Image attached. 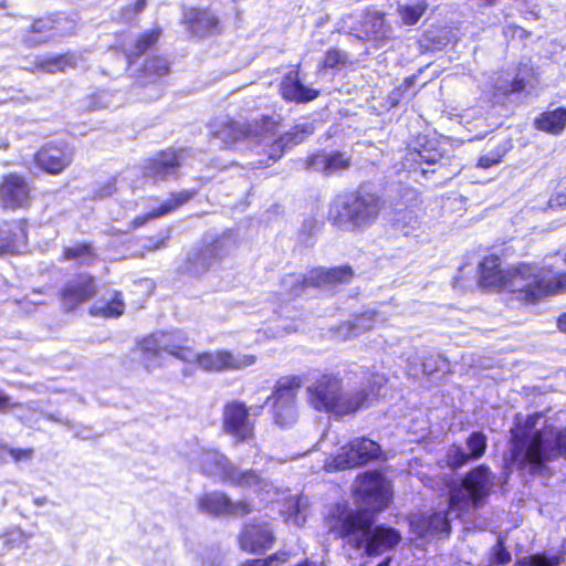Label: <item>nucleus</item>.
Listing matches in <instances>:
<instances>
[{
    "label": "nucleus",
    "instance_id": "obj_51",
    "mask_svg": "<svg viewBox=\"0 0 566 566\" xmlns=\"http://www.w3.org/2000/svg\"><path fill=\"white\" fill-rule=\"evenodd\" d=\"M221 129L227 132L233 138L247 137L251 134L250 127H244L237 120L229 118L221 124Z\"/></svg>",
    "mask_w": 566,
    "mask_h": 566
},
{
    "label": "nucleus",
    "instance_id": "obj_29",
    "mask_svg": "<svg viewBox=\"0 0 566 566\" xmlns=\"http://www.w3.org/2000/svg\"><path fill=\"white\" fill-rule=\"evenodd\" d=\"M167 336L168 332L166 331L149 333L136 340L134 349L139 352L145 360L157 358L164 353Z\"/></svg>",
    "mask_w": 566,
    "mask_h": 566
},
{
    "label": "nucleus",
    "instance_id": "obj_33",
    "mask_svg": "<svg viewBox=\"0 0 566 566\" xmlns=\"http://www.w3.org/2000/svg\"><path fill=\"white\" fill-rule=\"evenodd\" d=\"M126 304L120 291H114L111 298L103 305H93L90 313L103 318H117L125 313Z\"/></svg>",
    "mask_w": 566,
    "mask_h": 566
},
{
    "label": "nucleus",
    "instance_id": "obj_23",
    "mask_svg": "<svg viewBox=\"0 0 566 566\" xmlns=\"http://www.w3.org/2000/svg\"><path fill=\"white\" fill-rule=\"evenodd\" d=\"M77 65V59L74 52L65 51L56 54L38 55L28 69L31 73L55 74L64 73L69 69Z\"/></svg>",
    "mask_w": 566,
    "mask_h": 566
},
{
    "label": "nucleus",
    "instance_id": "obj_7",
    "mask_svg": "<svg viewBox=\"0 0 566 566\" xmlns=\"http://www.w3.org/2000/svg\"><path fill=\"white\" fill-rule=\"evenodd\" d=\"M34 202L32 181L18 171L0 176V209L2 211H25Z\"/></svg>",
    "mask_w": 566,
    "mask_h": 566
},
{
    "label": "nucleus",
    "instance_id": "obj_62",
    "mask_svg": "<svg viewBox=\"0 0 566 566\" xmlns=\"http://www.w3.org/2000/svg\"><path fill=\"white\" fill-rule=\"evenodd\" d=\"M391 562H392V557L391 556H387L379 564H377L376 566H390Z\"/></svg>",
    "mask_w": 566,
    "mask_h": 566
},
{
    "label": "nucleus",
    "instance_id": "obj_58",
    "mask_svg": "<svg viewBox=\"0 0 566 566\" xmlns=\"http://www.w3.org/2000/svg\"><path fill=\"white\" fill-rule=\"evenodd\" d=\"M429 521H430V524H432V523L447 524V522H448L446 514L442 512H437V513L431 514L429 516Z\"/></svg>",
    "mask_w": 566,
    "mask_h": 566
},
{
    "label": "nucleus",
    "instance_id": "obj_44",
    "mask_svg": "<svg viewBox=\"0 0 566 566\" xmlns=\"http://www.w3.org/2000/svg\"><path fill=\"white\" fill-rule=\"evenodd\" d=\"M511 559L512 556L506 548L505 539L500 536L491 548L489 564L491 566H505L510 564Z\"/></svg>",
    "mask_w": 566,
    "mask_h": 566
},
{
    "label": "nucleus",
    "instance_id": "obj_40",
    "mask_svg": "<svg viewBox=\"0 0 566 566\" xmlns=\"http://www.w3.org/2000/svg\"><path fill=\"white\" fill-rule=\"evenodd\" d=\"M428 3L419 1L415 4H405L398 8V13L406 25H415L427 11Z\"/></svg>",
    "mask_w": 566,
    "mask_h": 566
},
{
    "label": "nucleus",
    "instance_id": "obj_60",
    "mask_svg": "<svg viewBox=\"0 0 566 566\" xmlns=\"http://www.w3.org/2000/svg\"><path fill=\"white\" fill-rule=\"evenodd\" d=\"M239 566H263L260 558H250L242 562Z\"/></svg>",
    "mask_w": 566,
    "mask_h": 566
},
{
    "label": "nucleus",
    "instance_id": "obj_34",
    "mask_svg": "<svg viewBox=\"0 0 566 566\" xmlns=\"http://www.w3.org/2000/svg\"><path fill=\"white\" fill-rule=\"evenodd\" d=\"M323 161V175L331 176L348 170L352 167L353 157L347 151L332 150L329 153L325 151Z\"/></svg>",
    "mask_w": 566,
    "mask_h": 566
},
{
    "label": "nucleus",
    "instance_id": "obj_39",
    "mask_svg": "<svg viewBox=\"0 0 566 566\" xmlns=\"http://www.w3.org/2000/svg\"><path fill=\"white\" fill-rule=\"evenodd\" d=\"M560 562L559 555L541 552L516 559L513 566H559Z\"/></svg>",
    "mask_w": 566,
    "mask_h": 566
},
{
    "label": "nucleus",
    "instance_id": "obj_17",
    "mask_svg": "<svg viewBox=\"0 0 566 566\" xmlns=\"http://www.w3.org/2000/svg\"><path fill=\"white\" fill-rule=\"evenodd\" d=\"M363 549L367 557H377L394 551L402 541L401 533L389 525H374L364 539Z\"/></svg>",
    "mask_w": 566,
    "mask_h": 566
},
{
    "label": "nucleus",
    "instance_id": "obj_20",
    "mask_svg": "<svg viewBox=\"0 0 566 566\" xmlns=\"http://www.w3.org/2000/svg\"><path fill=\"white\" fill-rule=\"evenodd\" d=\"M381 208V199L375 193L358 195L346 205L348 218L356 227L373 223L380 214Z\"/></svg>",
    "mask_w": 566,
    "mask_h": 566
},
{
    "label": "nucleus",
    "instance_id": "obj_63",
    "mask_svg": "<svg viewBox=\"0 0 566 566\" xmlns=\"http://www.w3.org/2000/svg\"><path fill=\"white\" fill-rule=\"evenodd\" d=\"M483 1V6L485 7H493L497 3V0H482Z\"/></svg>",
    "mask_w": 566,
    "mask_h": 566
},
{
    "label": "nucleus",
    "instance_id": "obj_31",
    "mask_svg": "<svg viewBox=\"0 0 566 566\" xmlns=\"http://www.w3.org/2000/svg\"><path fill=\"white\" fill-rule=\"evenodd\" d=\"M164 353L185 363L193 361V356L196 355L187 335L170 332H168V336L165 338Z\"/></svg>",
    "mask_w": 566,
    "mask_h": 566
},
{
    "label": "nucleus",
    "instance_id": "obj_9",
    "mask_svg": "<svg viewBox=\"0 0 566 566\" xmlns=\"http://www.w3.org/2000/svg\"><path fill=\"white\" fill-rule=\"evenodd\" d=\"M74 151L66 140H50L32 155L33 165L50 176L63 174L73 163Z\"/></svg>",
    "mask_w": 566,
    "mask_h": 566
},
{
    "label": "nucleus",
    "instance_id": "obj_36",
    "mask_svg": "<svg viewBox=\"0 0 566 566\" xmlns=\"http://www.w3.org/2000/svg\"><path fill=\"white\" fill-rule=\"evenodd\" d=\"M323 286H328L326 269L317 268L311 270L303 277L297 279L292 285V292L294 296H300L306 289Z\"/></svg>",
    "mask_w": 566,
    "mask_h": 566
},
{
    "label": "nucleus",
    "instance_id": "obj_45",
    "mask_svg": "<svg viewBox=\"0 0 566 566\" xmlns=\"http://www.w3.org/2000/svg\"><path fill=\"white\" fill-rule=\"evenodd\" d=\"M171 238V229L164 228L159 230L157 235H147L145 237L144 250L146 251H157L164 249L168 245V242Z\"/></svg>",
    "mask_w": 566,
    "mask_h": 566
},
{
    "label": "nucleus",
    "instance_id": "obj_10",
    "mask_svg": "<svg viewBox=\"0 0 566 566\" xmlns=\"http://www.w3.org/2000/svg\"><path fill=\"white\" fill-rule=\"evenodd\" d=\"M221 422L223 431L232 437L237 444L255 439L254 421L250 420V407L244 401L234 399L226 402Z\"/></svg>",
    "mask_w": 566,
    "mask_h": 566
},
{
    "label": "nucleus",
    "instance_id": "obj_50",
    "mask_svg": "<svg viewBox=\"0 0 566 566\" xmlns=\"http://www.w3.org/2000/svg\"><path fill=\"white\" fill-rule=\"evenodd\" d=\"M525 86H526L525 78L515 76L511 82L496 86L495 94L507 96V95L523 91L525 88Z\"/></svg>",
    "mask_w": 566,
    "mask_h": 566
},
{
    "label": "nucleus",
    "instance_id": "obj_46",
    "mask_svg": "<svg viewBox=\"0 0 566 566\" xmlns=\"http://www.w3.org/2000/svg\"><path fill=\"white\" fill-rule=\"evenodd\" d=\"M418 78L417 74L409 75L403 78V81L396 86L391 92V101L395 104H398L400 101L405 99L409 96H415L416 92H410V90L415 86V83Z\"/></svg>",
    "mask_w": 566,
    "mask_h": 566
},
{
    "label": "nucleus",
    "instance_id": "obj_54",
    "mask_svg": "<svg viewBox=\"0 0 566 566\" xmlns=\"http://www.w3.org/2000/svg\"><path fill=\"white\" fill-rule=\"evenodd\" d=\"M8 453L14 462H21L30 460L33 457L34 451L32 448H9Z\"/></svg>",
    "mask_w": 566,
    "mask_h": 566
},
{
    "label": "nucleus",
    "instance_id": "obj_30",
    "mask_svg": "<svg viewBox=\"0 0 566 566\" xmlns=\"http://www.w3.org/2000/svg\"><path fill=\"white\" fill-rule=\"evenodd\" d=\"M163 33L160 27H153L140 32L134 43L132 51L125 54L127 63L130 65L140 56H143L150 49L156 46Z\"/></svg>",
    "mask_w": 566,
    "mask_h": 566
},
{
    "label": "nucleus",
    "instance_id": "obj_14",
    "mask_svg": "<svg viewBox=\"0 0 566 566\" xmlns=\"http://www.w3.org/2000/svg\"><path fill=\"white\" fill-rule=\"evenodd\" d=\"M96 292L95 276L88 272H78L59 290L57 298L67 311H74L94 297Z\"/></svg>",
    "mask_w": 566,
    "mask_h": 566
},
{
    "label": "nucleus",
    "instance_id": "obj_11",
    "mask_svg": "<svg viewBox=\"0 0 566 566\" xmlns=\"http://www.w3.org/2000/svg\"><path fill=\"white\" fill-rule=\"evenodd\" d=\"M382 457L380 444L367 437L355 438L342 447L337 455L339 469H353L375 462Z\"/></svg>",
    "mask_w": 566,
    "mask_h": 566
},
{
    "label": "nucleus",
    "instance_id": "obj_52",
    "mask_svg": "<svg viewBox=\"0 0 566 566\" xmlns=\"http://www.w3.org/2000/svg\"><path fill=\"white\" fill-rule=\"evenodd\" d=\"M291 557V552L280 549L260 559L263 566H283L290 560Z\"/></svg>",
    "mask_w": 566,
    "mask_h": 566
},
{
    "label": "nucleus",
    "instance_id": "obj_16",
    "mask_svg": "<svg viewBox=\"0 0 566 566\" xmlns=\"http://www.w3.org/2000/svg\"><path fill=\"white\" fill-rule=\"evenodd\" d=\"M423 201L419 193L413 192L409 199L394 210L391 228L403 235L410 234L420 228L421 218L424 214Z\"/></svg>",
    "mask_w": 566,
    "mask_h": 566
},
{
    "label": "nucleus",
    "instance_id": "obj_53",
    "mask_svg": "<svg viewBox=\"0 0 566 566\" xmlns=\"http://www.w3.org/2000/svg\"><path fill=\"white\" fill-rule=\"evenodd\" d=\"M503 157L504 153H502L500 149H496L494 151H490L485 155L480 156L476 161V166L483 169H489L500 164Z\"/></svg>",
    "mask_w": 566,
    "mask_h": 566
},
{
    "label": "nucleus",
    "instance_id": "obj_18",
    "mask_svg": "<svg viewBox=\"0 0 566 566\" xmlns=\"http://www.w3.org/2000/svg\"><path fill=\"white\" fill-rule=\"evenodd\" d=\"M186 148L167 147L160 149L146 161L149 177L165 180L181 167Z\"/></svg>",
    "mask_w": 566,
    "mask_h": 566
},
{
    "label": "nucleus",
    "instance_id": "obj_55",
    "mask_svg": "<svg viewBox=\"0 0 566 566\" xmlns=\"http://www.w3.org/2000/svg\"><path fill=\"white\" fill-rule=\"evenodd\" d=\"M147 7V0H135L132 4H128L122 9L123 12L137 15L143 12Z\"/></svg>",
    "mask_w": 566,
    "mask_h": 566
},
{
    "label": "nucleus",
    "instance_id": "obj_22",
    "mask_svg": "<svg viewBox=\"0 0 566 566\" xmlns=\"http://www.w3.org/2000/svg\"><path fill=\"white\" fill-rule=\"evenodd\" d=\"M197 195V189H184L177 192H171L169 198L164 200L159 206L153 208L146 213L136 216L129 223V228L135 230L145 226L148 221L158 219L180 207L188 203Z\"/></svg>",
    "mask_w": 566,
    "mask_h": 566
},
{
    "label": "nucleus",
    "instance_id": "obj_64",
    "mask_svg": "<svg viewBox=\"0 0 566 566\" xmlns=\"http://www.w3.org/2000/svg\"><path fill=\"white\" fill-rule=\"evenodd\" d=\"M333 223H334V224L336 223L335 214H334V213H333Z\"/></svg>",
    "mask_w": 566,
    "mask_h": 566
},
{
    "label": "nucleus",
    "instance_id": "obj_28",
    "mask_svg": "<svg viewBox=\"0 0 566 566\" xmlns=\"http://www.w3.org/2000/svg\"><path fill=\"white\" fill-rule=\"evenodd\" d=\"M302 385L303 380L300 376L293 375L279 378L265 403H270V401L296 403Z\"/></svg>",
    "mask_w": 566,
    "mask_h": 566
},
{
    "label": "nucleus",
    "instance_id": "obj_25",
    "mask_svg": "<svg viewBox=\"0 0 566 566\" xmlns=\"http://www.w3.org/2000/svg\"><path fill=\"white\" fill-rule=\"evenodd\" d=\"M171 67L169 60L161 54H151L146 57L140 65L138 73L140 85L157 83L170 74Z\"/></svg>",
    "mask_w": 566,
    "mask_h": 566
},
{
    "label": "nucleus",
    "instance_id": "obj_37",
    "mask_svg": "<svg viewBox=\"0 0 566 566\" xmlns=\"http://www.w3.org/2000/svg\"><path fill=\"white\" fill-rule=\"evenodd\" d=\"M260 482L261 478L256 471L252 469L241 471L233 463L231 464L229 474H227L223 480V483H228L232 486L242 489L258 485Z\"/></svg>",
    "mask_w": 566,
    "mask_h": 566
},
{
    "label": "nucleus",
    "instance_id": "obj_41",
    "mask_svg": "<svg viewBox=\"0 0 566 566\" xmlns=\"http://www.w3.org/2000/svg\"><path fill=\"white\" fill-rule=\"evenodd\" d=\"M310 133L306 126L295 125L291 130L281 134L275 143L282 148L293 147L301 144Z\"/></svg>",
    "mask_w": 566,
    "mask_h": 566
},
{
    "label": "nucleus",
    "instance_id": "obj_59",
    "mask_svg": "<svg viewBox=\"0 0 566 566\" xmlns=\"http://www.w3.org/2000/svg\"><path fill=\"white\" fill-rule=\"evenodd\" d=\"M557 327H558V329H559L562 333H565V334H566V312H565V313H562V314L557 317Z\"/></svg>",
    "mask_w": 566,
    "mask_h": 566
},
{
    "label": "nucleus",
    "instance_id": "obj_48",
    "mask_svg": "<svg viewBox=\"0 0 566 566\" xmlns=\"http://www.w3.org/2000/svg\"><path fill=\"white\" fill-rule=\"evenodd\" d=\"M19 249L18 235L12 229L0 230V254L14 253Z\"/></svg>",
    "mask_w": 566,
    "mask_h": 566
},
{
    "label": "nucleus",
    "instance_id": "obj_43",
    "mask_svg": "<svg viewBox=\"0 0 566 566\" xmlns=\"http://www.w3.org/2000/svg\"><path fill=\"white\" fill-rule=\"evenodd\" d=\"M326 274L328 286L348 284L354 277V271L348 264L326 269Z\"/></svg>",
    "mask_w": 566,
    "mask_h": 566
},
{
    "label": "nucleus",
    "instance_id": "obj_56",
    "mask_svg": "<svg viewBox=\"0 0 566 566\" xmlns=\"http://www.w3.org/2000/svg\"><path fill=\"white\" fill-rule=\"evenodd\" d=\"M551 201L558 207H566V181L558 186Z\"/></svg>",
    "mask_w": 566,
    "mask_h": 566
},
{
    "label": "nucleus",
    "instance_id": "obj_24",
    "mask_svg": "<svg viewBox=\"0 0 566 566\" xmlns=\"http://www.w3.org/2000/svg\"><path fill=\"white\" fill-rule=\"evenodd\" d=\"M198 470L208 478L218 476L223 482L231 470L232 461L219 449H205L198 455Z\"/></svg>",
    "mask_w": 566,
    "mask_h": 566
},
{
    "label": "nucleus",
    "instance_id": "obj_38",
    "mask_svg": "<svg viewBox=\"0 0 566 566\" xmlns=\"http://www.w3.org/2000/svg\"><path fill=\"white\" fill-rule=\"evenodd\" d=\"M348 54L338 49V48H329L323 55L318 64L319 71H327L336 67L346 66L349 63Z\"/></svg>",
    "mask_w": 566,
    "mask_h": 566
},
{
    "label": "nucleus",
    "instance_id": "obj_27",
    "mask_svg": "<svg viewBox=\"0 0 566 566\" xmlns=\"http://www.w3.org/2000/svg\"><path fill=\"white\" fill-rule=\"evenodd\" d=\"M443 158L441 151L437 149H430L423 146L421 149H410L405 156V165L409 170L420 171L423 176L428 172H434V169H427L423 165L434 166L439 164Z\"/></svg>",
    "mask_w": 566,
    "mask_h": 566
},
{
    "label": "nucleus",
    "instance_id": "obj_57",
    "mask_svg": "<svg viewBox=\"0 0 566 566\" xmlns=\"http://www.w3.org/2000/svg\"><path fill=\"white\" fill-rule=\"evenodd\" d=\"M19 407V403L11 402V399L9 396L0 392V412H7L10 409H14Z\"/></svg>",
    "mask_w": 566,
    "mask_h": 566
},
{
    "label": "nucleus",
    "instance_id": "obj_3",
    "mask_svg": "<svg viewBox=\"0 0 566 566\" xmlns=\"http://www.w3.org/2000/svg\"><path fill=\"white\" fill-rule=\"evenodd\" d=\"M478 283L484 289L506 290L516 294V298L525 303H534L539 297L553 295L557 286L549 280L534 274V266L518 263L504 268L496 254L485 255L478 266Z\"/></svg>",
    "mask_w": 566,
    "mask_h": 566
},
{
    "label": "nucleus",
    "instance_id": "obj_32",
    "mask_svg": "<svg viewBox=\"0 0 566 566\" xmlns=\"http://www.w3.org/2000/svg\"><path fill=\"white\" fill-rule=\"evenodd\" d=\"M98 260V254L91 242H76L73 245L63 247L60 261H75L83 265H92Z\"/></svg>",
    "mask_w": 566,
    "mask_h": 566
},
{
    "label": "nucleus",
    "instance_id": "obj_42",
    "mask_svg": "<svg viewBox=\"0 0 566 566\" xmlns=\"http://www.w3.org/2000/svg\"><path fill=\"white\" fill-rule=\"evenodd\" d=\"M467 447L470 450L469 455L474 460L481 459L488 448V438L482 431H474L467 438Z\"/></svg>",
    "mask_w": 566,
    "mask_h": 566
},
{
    "label": "nucleus",
    "instance_id": "obj_49",
    "mask_svg": "<svg viewBox=\"0 0 566 566\" xmlns=\"http://www.w3.org/2000/svg\"><path fill=\"white\" fill-rule=\"evenodd\" d=\"M323 159H325V150H316L303 158L302 166L306 171H319L323 174Z\"/></svg>",
    "mask_w": 566,
    "mask_h": 566
},
{
    "label": "nucleus",
    "instance_id": "obj_47",
    "mask_svg": "<svg viewBox=\"0 0 566 566\" xmlns=\"http://www.w3.org/2000/svg\"><path fill=\"white\" fill-rule=\"evenodd\" d=\"M447 464L452 470H458L473 461L469 453L464 452L460 446H452L446 457Z\"/></svg>",
    "mask_w": 566,
    "mask_h": 566
},
{
    "label": "nucleus",
    "instance_id": "obj_4",
    "mask_svg": "<svg viewBox=\"0 0 566 566\" xmlns=\"http://www.w3.org/2000/svg\"><path fill=\"white\" fill-rule=\"evenodd\" d=\"M495 475L486 464L470 469L461 479L460 488L452 489L448 501L451 512L467 513L484 506L494 493Z\"/></svg>",
    "mask_w": 566,
    "mask_h": 566
},
{
    "label": "nucleus",
    "instance_id": "obj_8",
    "mask_svg": "<svg viewBox=\"0 0 566 566\" xmlns=\"http://www.w3.org/2000/svg\"><path fill=\"white\" fill-rule=\"evenodd\" d=\"M200 512L213 517L243 518L252 514L253 504L248 500L233 501L226 492H205L197 499Z\"/></svg>",
    "mask_w": 566,
    "mask_h": 566
},
{
    "label": "nucleus",
    "instance_id": "obj_21",
    "mask_svg": "<svg viewBox=\"0 0 566 566\" xmlns=\"http://www.w3.org/2000/svg\"><path fill=\"white\" fill-rule=\"evenodd\" d=\"M279 93L285 102L295 104L312 102L319 95L318 90L307 87L301 82L298 64L283 75Z\"/></svg>",
    "mask_w": 566,
    "mask_h": 566
},
{
    "label": "nucleus",
    "instance_id": "obj_12",
    "mask_svg": "<svg viewBox=\"0 0 566 566\" xmlns=\"http://www.w3.org/2000/svg\"><path fill=\"white\" fill-rule=\"evenodd\" d=\"M256 357L252 354L235 357L230 350L201 352L193 356V364L207 373L239 370L252 366Z\"/></svg>",
    "mask_w": 566,
    "mask_h": 566
},
{
    "label": "nucleus",
    "instance_id": "obj_35",
    "mask_svg": "<svg viewBox=\"0 0 566 566\" xmlns=\"http://www.w3.org/2000/svg\"><path fill=\"white\" fill-rule=\"evenodd\" d=\"M270 403L272 419L276 426L281 428H286L296 422L298 418L296 403L277 401H270Z\"/></svg>",
    "mask_w": 566,
    "mask_h": 566
},
{
    "label": "nucleus",
    "instance_id": "obj_6",
    "mask_svg": "<svg viewBox=\"0 0 566 566\" xmlns=\"http://www.w3.org/2000/svg\"><path fill=\"white\" fill-rule=\"evenodd\" d=\"M355 494L376 515L392 502L394 488L381 470H369L360 473L357 479Z\"/></svg>",
    "mask_w": 566,
    "mask_h": 566
},
{
    "label": "nucleus",
    "instance_id": "obj_19",
    "mask_svg": "<svg viewBox=\"0 0 566 566\" xmlns=\"http://www.w3.org/2000/svg\"><path fill=\"white\" fill-rule=\"evenodd\" d=\"M57 24L59 14L56 12H48L33 18L31 23L23 30V45L36 48L49 43L54 36Z\"/></svg>",
    "mask_w": 566,
    "mask_h": 566
},
{
    "label": "nucleus",
    "instance_id": "obj_2",
    "mask_svg": "<svg viewBox=\"0 0 566 566\" xmlns=\"http://www.w3.org/2000/svg\"><path fill=\"white\" fill-rule=\"evenodd\" d=\"M542 416L541 412L527 415L510 430L511 458L518 461L520 468L528 467L532 475L542 473L547 463L559 458L566 461V424H546L536 429Z\"/></svg>",
    "mask_w": 566,
    "mask_h": 566
},
{
    "label": "nucleus",
    "instance_id": "obj_5",
    "mask_svg": "<svg viewBox=\"0 0 566 566\" xmlns=\"http://www.w3.org/2000/svg\"><path fill=\"white\" fill-rule=\"evenodd\" d=\"M376 515L367 507L352 509L337 503L329 515L331 532L355 551H360L367 533L375 525Z\"/></svg>",
    "mask_w": 566,
    "mask_h": 566
},
{
    "label": "nucleus",
    "instance_id": "obj_26",
    "mask_svg": "<svg viewBox=\"0 0 566 566\" xmlns=\"http://www.w3.org/2000/svg\"><path fill=\"white\" fill-rule=\"evenodd\" d=\"M536 130L558 136L566 128V107L559 106L539 113L533 122Z\"/></svg>",
    "mask_w": 566,
    "mask_h": 566
},
{
    "label": "nucleus",
    "instance_id": "obj_61",
    "mask_svg": "<svg viewBox=\"0 0 566 566\" xmlns=\"http://www.w3.org/2000/svg\"><path fill=\"white\" fill-rule=\"evenodd\" d=\"M49 502L48 497L45 496H42V497H34L33 499V504L36 505V506H41V505H44Z\"/></svg>",
    "mask_w": 566,
    "mask_h": 566
},
{
    "label": "nucleus",
    "instance_id": "obj_1",
    "mask_svg": "<svg viewBox=\"0 0 566 566\" xmlns=\"http://www.w3.org/2000/svg\"><path fill=\"white\" fill-rule=\"evenodd\" d=\"M387 381L385 375L365 369L360 386L346 392L344 379L339 374L324 373L307 386L306 401L316 412L338 417L354 416L380 400L381 390Z\"/></svg>",
    "mask_w": 566,
    "mask_h": 566
},
{
    "label": "nucleus",
    "instance_id": "obj_13",
    "mask_svg": "<svg viewBox=\"0 0 566 566\" xmlns=\"http://www.w3.org/2000/svg\"><path fill=\"white\" fill-rule=\"evenodd\" d=\"M276 537L268 522H248L238 534V545L247 554H264L275 544Z\"/></svg>",
    "mask_w": 566,
    "mask_h": 566
},
{
    "label": "nucleus",
    "instance_id": "obj_15",
    "mask_svg": "<svg viewBox=\"0 0 566 566\" xmlns=\"http://www.w3.org/2000/svg\"><path fill=\"white\" fill-rule=\"evenodd\" d=\"M180 23L191 35L199 39L219 34L222 31L220 19L209 8H185Z\"/></svg>",
    "mask_w": 566,
    "mask_h": 566
}]
</instances>
